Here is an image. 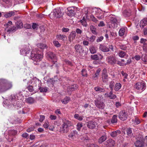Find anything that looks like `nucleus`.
Here are the masks:
<instances>
[{
	"mask_svg": "<svg viewBox=\"0 0 147 147\" xmlns=\"http://www.w3.org/2000/svg\"><path fill=\"white\" fill-rule=\"evenodd\" d=\"M20 96L19 94L11 95L10 96L9 99L10 104H12L14 106H15L20 107H21L22 102V100L21 99L22 96Z\"/></svg>",
	"mask_w": 147,
	"mask_h": 147,
	"instance_id": "nucleus-1",
	"label": "nucleus"
},
{
	"mask_svg": "<svg viewBox=\"0 0 147 147\" xmlns=\"http://www.w3.org/2000/svg\"><path fill=\"white\" fill-rule=\"evenodd\" d=\"M12 86L11 83L4 79H0V91H6L10 88Z\"/></svg>",
	"mask_w": 147,
	"mask_h": 147,
	"instance_id": "nucleus-2",
	"label": "nucleus"
},
{
	"mask_svg": "<svg viewBox=\"0 0 147 147\" xmlns=\"http://www.w3.org/2000/svg\"><path fill=\"white\" fill-rule=\"evenodd\" d=\"M31 57L35 61H40L43 57V55L38 49H35L31 52Z\"/></svg>",
	"mask_w": 147,
	"mask_h": 147,
	"instance_id": "nucleus-3",
	"label": "nucleus"
},
{
	"mask_svg": "<svg viewBox=\"0 0 147 147\" xmlns=\"http://www.w3.org/2000/svg\"><path fill=\"white\" fill-rule=\"evenodd\" d=\"M63 123L60 127V131L62 133H67L69 131V126L71 125V122L68 120H63Z\"/></svg>",
	"mask_w": 147,
	"mask_h": 147,
	"instance_id": "nucleus-4",
	"label": "nucleus"
},
{
	"mask_svg": "<svg viewBox=\"0 0 147 147\" xmlns=\"http://www.w3.org/2000/svg\"><path fill=\"white\" fill-rule=\"evenodd\" d=\"M103 100L102 96H99L95 100L96 106L100 109H103L105 105Z\"/></svg>",
	"mask_w": 147,
	"mask_h": 147,
	"instance_id": "nucleus-5",
	"label": "nucleus"
},
{
	"mask_svg": "<svg viewBox=\"0 0 147 147\" xmlns=\"http://www.w3.org/2000/svg\"><path fill=\"white\" fill-rule=\"evenodd\" d=\"M134 87L139 92H141L146 89L145 83L143 81L138 82L135 84Z\"/></svg>",
	"mask_w": 147,
	"mask_h": 147,
	"instance_id": "nucleus-6",
	"label": "nucleus"
},
{
	"mask_svg": "<svg viewBox=\"0 0 147 147\" xmlns=\"http://www.w3.org/2000/svg\"><path fill=\"white\" fill-rule=\"evenodd\" d=\"M94 11L95 12L96 17L99 20L103 19L104 18L103 12L99 8H95Z\"/></svg>",
	"mask_w": 147,
	"mask_h": 147,
	"instance_id": "nucleus-7",
	"label": "nucleus"
},
{
	"mask_svg": "<svg viewBox=\"0 0 147 147\" xmlns=\"http://www.w3.org/2000/svg\"><path fill=\"white\" fill-rule=\"evenodd\" d=\"M119 119L122 121L126 120L128 116L127 112L124 110L121 111L119 113Z\"/></svg>",
	"mask_w": 147,
	"mask_h": 147,
	"instance_id": "nucleus-8",
	"label": "nucleus"
},
{
	"mask_svg": "<svg viewBox=\"0 0 147 147\" xmlns=\"http://www.w3.org/2000/svg\"><path fill=\"white\" fill-rule=\"evenodd\" d=\"M110 22L111 26L113 28L117 27L118 25V21L117 18L111 15L109 16Z\"/></svg>",
	"mask_w": 147,
	"mask_h": 147,
	"instance_id": "nucleus-9",
	"label": "nucleus"
},
{
	"mask_svg": "<svg viewBox=\"0 0 147 147\" xmlns=\"http://www.w3.org/2000/svg\"><path fill=\"white\" fill-rule=\"evenodd\" d=\"M47 55L49 58L53 61V63L54 64L55 66L56 67H57V64L56 63L57 61V59L55 55L53 53L49 52L47 53Z\"/></svg>",
	"mask_w": 147,
	"mask_h": 147,
	"instance_id": "nucleus-10",
	"label": "nucleus"
},
{
	"mask_svg": "<svg viewBox=\"0 0 147 147\" xmlns=\"http://www.w3.org/2000/svg\"><path fill=\"white\" fill-rule=\"evenodd\" d=\"M50 15H52L53 18H60L62 14L61 12V10L58 8L53 10V12H51Z\"/></svg>",
	"mask_w": 147,
	"mask_h": 147,
	"instance_id": "nucleus-11",
	"label": "nucleus"
},
{
	"mask_svg": "<svg viewBox=\"0 0 147 147\" xmlns=\"http://www.w3.org/2000/svg\"><path fill=\"white\" fill-rule=\"evenodd\" d=\"M75 51L77 53L82 54L84 51L82 47L79 44H77L74 46Z\"/></svg>",
	"mask_w": 147,
	"mask_h": 147,
	"instance_id": "nucleus-12",
	"label": "nucleus"
},
{
	"mask_svg": "<svg viewBox=\"0 0 147 147\" xmlns=\"http://www.w3.org/2000/svg\"><path fill=\"white\" fill-rule=\"evenodd\" d=\"M32 82L33 84L35 86H36L37 85H38L39 86V84L40 83V81L38 79H37L36 78H34L30 80L28 79H25L23 80L24 82L25 81H31Z\"/></svg>",
	"mask_w": 147,
	"mask_h": 147,
	"instance_id": "nucleus-13",
	"label": "nucleus"
},
{
	"mask_svg": "<svg viewBox=\"0 0 147 147\" xmlns=\"http://www.w3.org/2000/svg\"><path fill=\"white\" fill-rule=\"evenodd\" d=\"M102 80L103 82H107L108 81L109 78L108 75L106 73V69H103L102 73Z\"/></svg>",
	"mask_w": 147,
	"mask_h": 147,
	"instance_id": "nucleus-14",
	"label": "nucleus"
},
{
	"mask_svg": "<svg viewBox=\"0 0 147 147\" xmlns=\"http://www.w3.org/2000/svg\"><path fill=\"white\" fill-rule=\"evenodd\" d=\"M78 88V86L75 84L69 86L67 87V92L69 94H71L72 92Z\"/></svg>",
	"mask_w": 147,
	"mask_h": 147,
	"instance_id": "nucleus-15",
	"label": "nucleus"
},
{
	"mask_svg": "<svg viewBox=\"0 0 147 147\" xmlns=\"http://www.w3.org/2000/svg\"><path fill=\"white\" fill-rule=\"evenodd\" d=\"M78 136V132L76 130H74L68 135V137L70 140L75 139Z\"/></svg>",
	"mask_w": 147,
	"mask_h": 147,
	"instance_id": "nucleus-16",
	"label": "nucleus"
},
{
	"mask_svg": "<svg viewBox=\"0 0 147 147\" xmlns=\"http://www.w3.org/2000/svg\"><path fill=\"white\" fill-rule=\"evenodd\" d=\"M106 60L108 63L110 64L113 65L116 62V60L114 57L110 56L107 57Z\"/></svg>",
	"mask_w": 147,
	"mask_h": 147,
	"instance_id": "nucleus-17",
	"label": "nucleus"
},
{
	"mask_svg": "<svg viewBox=\"0 0 147 147\" xmlns=\"http://www.w3.org/2000/svg\"><path fill=\"white\" fill-rule=\"evenodd\" d=\"M86 125L88 128L93 129L96 127V123L94 121H90L87 122Z\"/></svg>",
	"mask_w": 147,
	"mask_h": 147,
	"instance_id": "nucleus-18",
	"label": "nucleus"
},
{
	"mask_svg": "<svg viewBox=\"0 0 147 147\" xmlns=\"http://www.w3.org/2000/svg\"><path fill=\"white\" fill-rule=\"evenodd\" d=\"M30 51L28 47H26L25 49H22L20 50L21 54L26 56V54L29 53Z\"/></svg>",
	"mask_w": 147,
	"mask_h": 147,
	"instance_id": "nucleus-19",
	"label": "nucleus"
},
{
	"mask_svg": "<svg viewBox=\"0 0 147 147\" xmlns=\"http://www.w3.org/2000/svg\"><path fill=\"white\" fill-rule=\"evenodd\" d=\"M127 28L126 27L121 28L119 31V36H121L127 33Z\"/></svg>",
	"mask_w": 147,
	"mask_h": 147,
	"instance_id": "nucleus-20",
	"label": "nucleus"
},
{
	"mask_svg": "<svg viewBox=\"0 0 147 147\" xmlns=\"http://www.w3.org/2000/svg\"><path fill=\"white\" fill-rule=\"evenodd\" d=\"M115 144V142L111 139H109L107 140L106 142V144L109 147L113 146Z\"/></svg>",
	"mask_w": 147,
	"mask_h": 147,
	"instance_id": "nucleus-21",
	"label": "nucleus"
},
{
	"mask_svg": "<svg viewBox=\"0 0 147 147\" xmlns=\"http://www.w3.org/2000/svg\"><path fill=\"white\" fill-rule=\"evenodd\" d=\"M147 25V18H144L141 21L140 23V26L142 28H143L144 27Z\"/></svg>",
	"mask_w": 147,
	"mask_h": 147,
	"instance_id": "nucleus-22",
	"label": "nucleus"
},
{
	"mask_svg": "<svg viewBox=\"0 0 147 147\" xmlns=\"http://www.w3.org/2000/svg\"><path fill=\"white\" fill-rule=\"evenodd\" d=\"M68 10L67 15L69 16H72L74 15V10L72 7H69L67 8Z\"/></svg>",
	"mask_w": 147,
	"mask_h": 147,
	"instance_id": "nucleus-23",
	"label": "nucleus"
},
{
	"mask_svg": "<svg viewBox=\"0 0 147 147\" xmlns=\"http://www.w3.org/2000/svg\"><path fill=\"white\" fill-rule=\"evenodd\" d=\"M99 49L104 52H108L109 51V49L108 47L103 45H100Z\"/></svg>",
	"mask_w": 147,
	"mask_h": 147,
	"instance_id": "nucleus-24",
	"label": "nucleus"
},
{
	"mask_svg": "<svg viewBox=\"0 0 147 147\" xmlns=\"http://www.w3.org/2000/svg\"><path fill=\"white\" fill-rule=\"evenodd\" d=\"M25 82L27 83V88L30 92H32L33 90V87L30 85L31 84H32V82L31 80L30 81H25Z\"/></svg>",
	"mask_w": 147,
	"mask_h": 147,
	"instance_id": "nucleus-25",
	"label": "nucleus"
},
{
	"mask_svg": "<svg viewBox=\"0 0 147 147\" xmlns=\"http://www.w3.org/2000/svg\"><path fill=\"white\" fill-rule=\"evenodd\" d=\"M76 36V34L75 32H71L69 36V40L70 41H71L75 38Z\"/></svg>",
	"mask_w": 147,
	"mask_h": 147,
	"instance_id": "nucleus-26",
	"label": "nucleus"
},
{
	"mask_svg": "<svg viewBox=\"0 0 147 147\" xmlns=\"http://www.w3.org/2000/svg\"><path fill=\"white\" fill-rule=\"evenodd\" d=\"M134 144L136 147H141L143 146L144 142L142 141L137 140Z\"/></svg>",
	"mask_w": 147,
	"mask_h": 147,
	"instance_id": "nucleus-27",
	"label": "nucleus"
},
{
	"mask_svg": "<svg viewBox=\"0 0 147 147\" xmlns=\"http://www.w3.org/2000/svg\"><path fill=\"white\" fill-rule=\"evenodd\" d=\"M117 53L119 56L121 58H123L125 56H127V57L128 56L127 55H126L125 52L121 50L119 51Z\"/></svg>",
	"mask_w": 147,
	"mask_h": 147,
	"instance_id": "nucleus-28",
	"label": "nucleus"
},
{
	"mask_svg": "<svg viewBox=\"0 0 147 147\" xmlns=\"http://www.w3.org/2000/svg\"><path fill=\"white\" fill-rule=\"evenodd\" d=\"M56 37L58 39L61 40H64L67 39L66 36L61 34L57 35Z\"/></svg>",
	"mask_w": 147,
	"mask_h": 147,
	"instance_id": "nucleus-29",
	"label": "nucleus"
},
{
	"mask_svg": "<svg viewBox=\"0 0 147 147\" xmlns=\"http://www.w3.org/2000/svg\"><path fill=\"white\" fill-rule=\"evenodd\" d=\"M15 14V13L13 11H11L9 12H7V13H5L4 15V16L6 18H8L9 17H10L12 16H14Z\"/></svg>",
	"mask_w": 147,
	"mask_h": 147,
	"instance_id": "nucleus-30",
	"label": "nucleus"
},
{
	"mask_svg": "<svg viewBox=\"0 0 147 147\" xmlns=\"http://www.w3.org/2000/svg\"><path fill=\"white\" fill-rule=\"evenodd\" d=\"M130 45H121L119 46L121 50L125 51L128 48L130 47Z\"/></svg>",
	"mask_w": 147,
	"mask_h": 147,
	"instance_id": "nucleus-31",
	"label": "nucleus"
},
{
	"mask_svg": "<svg viewBox=\"0 0 147 147\" xmlns=\"http://www.w3.org/2000/svg\"><path fill=\"white\" fill-rule=\"evenodd\" d=\"M37 47L41 49H45L47 48V46L45 44L40 43L37 44Z\"/></svg>",
	"mask_w": 147,
	"mask_h": 147,
	"instance_id": "nucleus-32",
	"label": "nucleus"
},
{
	"mask_svg": "<svg viewBox=\"0 0 147 147\" xmlns=\"http://www.w3.org/2000/svg\"><path fill=\"white\" fill-rule=\"evenodd\" d=\"M121 85L119 83H117L115 84V87L114 90L115 91H118L121 88Z\"/></svg>",
	"mask_w": 147,
	"mask_h": 147,
	"instance_id": "nucleus-33",
	"label": "nucleus"
},
{
	"mask_svg": "<svg viewBox=\"0 0 147 147\" xmlns=\"http://www.w3.org/2000/svg\"><path fill=\"white\" fill-rule=\"evenodd\" d=\"M108 96L111 99H114L116 98V96L113 94L112 90L110 92L109 94H107Z\"/></svg>",
	"mask_w": 147,
	"mask_h": 147,
	"instance_id": "nucleus-34",
	"label": "nucleus"
},
{
	"mask_svg": "<svg viewBox=\"0 0 147 147\" xmlns=\"http://www.w3.org/2000/svg\"><path fill=\"white\" fill-rule=\"evenodd\" d=\"M74 117L75 119L80 121L82 120L83 118V116H81L78 114H75Z\"/></svg>",
	"mask_w": 147,
	"mask_h": 147,
	"instance_id": "nucleus-35",
	"label": "nucleus"
},
{
	"mask_svg": "<svg viewBox=\"0 0 147 147\" xmlns=\"http://www.w3.org/2000/svg\"><path fill=\"white\" fill-rule=\"evenodd\" d=\"M96 91L98 92H104L105 90L103 88H102L99 86H97L95 87L94 88Z\"/></svg>",
	"mask_w": 147,
	"mask_h": 147,
	"instance_id": "nucleus-36",
	"label": "nucleus"
},
{
	"mask_svg": "<svg viewBox=\"0 0 147 147\" xmlns=\"http://www.w3.org/2000/svg\"><path fill=\"white\" fill-rule=\"evenodd\" d=\"M107 136L106 135H104L100 137L98 140V142L99 143H102L107 139Z\"/></svg>",
	"mask_w": 147,
	"mask_h": 147,
	"instance_id": "nucleus-37",
	"label": "nucleus"
},
{
	"mask_svg": "<svg viewBox=\"0 0 147 147\" xmlns=\"http://www.w3.org/2000/svg\"><path fill=\"white\" fill-rule=\"evenodd\" d=\"M96 47L92 46L90 47L89 50L91 53L94 54L96 52Z\"/></svg>",
	"mask_w": 147,
	"mask_h": 147,
	"instance_id": "nucleus-38",
	"label": "nucleus"
},
{
	"mask_svg": "<svg viewBox=\"0 0 147 147\" xmlns=\"http://www.w3.org/2000/svg\"><path fill=\"white\" fill-rule=\"evenodd\" d=\"M121 73L124 79H123V81L124 82L126 81V79L127 78L128 74L125 72L123 71H122Z\"/></svg>",
	"mask_w": 147,
	"mask_h": 147,
	"instance_id": "nucleus-39",
	"label": "nucleus"
},
{
	"mask_svg": "<svg viewBox=\"0 0 147 147\" xmlns=\"http://www.w3.org/2000/svg\"><path fill=\"white\" fill-rule=\"evenodd\" d=\"M26 101L28 103L32 104L34 102V98L31 97H29L26 99Z\"/></svg>",
	"mask_w": 147,
	"mask_h": 147,
	"instance_id": "nucleus-40",
	"label": "nucleus"
},
{
	"mask_svg": "<svg viewBox=\"0 0 147 147\" xmlns=\"http://www.w3.org/2000/svg\"><path fill=\"white\" fill-rule=\"evenodd\" d=\"M111 121L112 123H116L117 122V116L116 115H113Z\"/></svg>",
	"mask_w": 147,
	"mask_h": 147,
	"instance_id": "nucleus-41",
	"label": "nucleus"
},
{
	"mask_svg": "<svg viewBox=\"0 0 147 147\" xmlns=\"http://www.w3.org/2000/svg\"><path fill=\"white\" fill-rule=\"evenodd\" d=\"M70 98L69 97H66L61 100L63 104H66L68 102Z\"/></svg>",
	"mask_w": 147,
	"mask_h": 147,
	"instance_id": "nucleus-42",
	"label": "nucleus"
},
{
	"mask_svg": "<svg viewBox=\"0 0 147 147\" xmlns=\"http://www.w3.org/2000/svg\"><path fill=\"white\" fill-rule=\"evenodd\" d=\"M80 22L84 26H86L87 25L86 21L85 18L83 17L82 19L80 20Z\"/></svg>",
	"mask_w": 147,
	"mask_h": 147,
	"instance_id": "nucleus-43",
	"label": "nucleus"
},
{
	"mask_svg": "<svg viewBox=\"0 0 147 147\" xmlns=\"http://www.w3.org/2000/svg\"><path fill=\"white\" fill-rule=\"evenodd\" d=\"M76 32L78 34H79L80 36H81L82 35V30L79 28H77L76 30Z\"/></svg>",
	"mask_w": 147,
	"mask_h": 147,
	"instance_id": "nucleus-44",
	"label": "nucleus"
},
{
	"mask_svg": "<svg viewBox=\"0 0 147 147\" xmlns=\"http://www.w3.org/2000/svg\"><path fill=\"white\" fill-rule=\"evenodd\" d=\"M91 58L93 60H98L99 59L98 56L97 55H91Z\"/></svg>",
	"mask_w": 147,
	"mask_h": 147,
	"instance_id": "nucleus-45",
	"label": "nucleus"
},
{
	"mask_svg": "<svg viewBox=\"0 0 147 147\" xmlns=\"http://www.w3.org/2000/svg\"><path fill=\"white\" fill-rule=\"evenodd\" d=\"M127 133L129 136H132V131L131 128H129L127 129Z\"/></svg>",
	"mask_w": 147,
	"mask_h": 147,
	"instance_id": "nucleus-46",
	"label": "nucleus"
},
{
	"mask_svg": "<svg viewBox=\"0 0 147 147\" xmlns=\"http://www.w3.org/2000/svg\"><path fill=\"white\" fill-rule=\"evenodd\" d=\"M53 43L54 45L57 47H58L61 46V45L57 40H55L53 41Z\"/></svg>",
	"mask_w": 147,
	"mask_h": 147,
	"instance_id": "nucleus-47",
	"label": "nucleus"
},
{
	"mask_svg": "<svg viewBox=\"0 0 147 147\" xmlns=\"http://www.w3.org/2000/svg\"><path fill=\"white\" fill-rule=\"evenodd\" d=\"M142 59L143 61L147 63V55H145L144 56L143 55L142 57Z\"/></svg>",
	"mask_w": 147,
	"mask_h": 147,
	"instance_id": "nucleus-48",
	"label": "nucleus"
},
{
	"mask_svg": "<svg viewBox=\"0 0 147 147\" xmlns=\"http://www.w3.org/2000/svg\"><path fill=\"white\" fill-rule=\"evenodd\" d=\"M90 29L93 34H95L96 33V28L94 26L91 25L90 26Z\"/></svg>",
	"mask_w": 147,
	"mask_h": 147,
	"instance_id": "nucleus-49",
	"label": "nucleus"
},
{
	"mask_svg": "<svg viewBox=\"0 0 147 147\" xmlns=\"http://www.w3.org/2000/svg\"><path fill=\"white\" fill-rule=\"evenodd\" d=\"M82 127V123H78L77 125V129L78 130L80 131Z\"/></svg>",
	"mask_w": 147,
	"mask_h": 147,
	"instance_id": "nucleus-50",
	"label": "nucleus"
},
{
	"mask_svg": "<svg viewBox=\"0 0 147 147\" xmlns=\"http://www.w3.org/2000/svg\"><path fill=\"white\" fill-rule=\"evenodd\" d=\"M39 90L41 92H46L47 91V88L46 87L40 88Z\"/></svg>",
	"mask_w": 147,
	"mask_h": 147,
	"instance_id": "nucleus-51",
	"label": "nucleus"
},
{
	"mask_svg": "<svg viewBox=\"0 0 147 147\" xmlns=\"http://www.w3.org/2000/svg\"><path fill=\"white\" fill-rule=\"evenodd\" d=\"M114 85V81H111L109 83V87L111 88V90L113 89V87Z\"/></svg>",
	"mask_w": 147,
	"mask_h": 147,
	"instance_id": "nucleus-52",
	"label": "nucleus"
},
{
	"mask_svg": "<svg viewBox=\"0 0 147 147\" xmlns=\"http://www.w3.org/2000/svg\"><path fill=\"white\" fill-rule=\"evenodd\" d=\"M82 74L83 76H87V74L86 71L85 69H83L82 71Z\"/></svg>",
	"mask_w": 147,
	"mask_h": 147,
	"instance_id": "nucleus-53",
	"label": "nucleus"
},
{
	"mask_svg": "<svg viewBox=\"0 0 147 147\" xmlns=\"http://www.w3.org/2000/svg\"><path fill=\"white\" fill-rule=\"evenodd\" d=\"M119 132V131H113L111 133V135L113 137H115L116 136L117 132Z\"/></svg>",
	"mask_w": 147,
	"mask_h": 147,
	"instance_id": "nucleus-54",
	"label": "nucleus"
},
{
	"mask_svg": "<svg viewBox=\"0 0 147 147\" xmlns=\"http://www.w3.org/2000/svg\"><path fill=\"white\" fill-rule=\"evenodd\" d=\"M43 127L45 128H47L49 126V124L48 121H46L43 124Z\"/></svg>",
	"mask_w": 147,
	"mask_h": 147,
	"instance_id": "nucleus-55",
	"label": "nucleus"
},
{
	"mask_svg": "<svg viewBox=\"0 0 147 147\" xmlns=\"http://www.w3.org/2000/svg\"><path fill=\"white\" fill-rule=\"evenodd\" d=\"M87 147H98V146L95 144H88L87 145Z\"/></svg>",
	"mask_w": 147,
	"mask_h": 147,
	"instance_id": "nucleus-56",
	"label": "nucleus"
},
{
	"mask_svg": "<svg viewBox=\"0 0 147 147\" xmlns=\"http://www.w3.org/2000/svg\"><path fill=\"white\" fill-rule=\"evenodd\" d=\"M45 116L43 115H40L39 119V121L41 122H42L45 119Z\"/></svg>",
	"mask_w": 147,
	"mask_h": 147,
	"instance_id": "nucleus-57",
	"label": "nucleus"
},
{
	"mask_svg": "<svg viewBox=\"0 0 147 147\" xmlns=\"http://www.w3.org/2000/svg\"><path fill=\"white\" fill-rule=\"evenodd\" d=\"M140 42L141 43L143 44V45H144L145 44H146L147 43V41L145 39L141 38V39Z\"/></svg>",
	"mask_w": 147,
	"mask_h": 147,
	"instance_id": "nucleus-58",
	"label": "nucleus"
},
{
	"mask_svg": "<svg viewBox=\"0 0 147 147\" xmlns=\"http://www.w3.org/2000/svg\"><path fill=\"white\" fill-rule=\"evenodd\" d=\"M49 117L52 120H55L57 118V117L55 115H51Z\"/></svg>",
	"mask_w": 147,
	"mask_h": 147,
	"instance_id": "nucleus-59",
	"label": "nucleus"
},
{
	"mask_svg": "<svg viewBox=\"0 0 147 147\" xmlns=\"http://www.w3.org/2000/svg\"><path fill=\"white\" fill-rule=\"evenodd\" d=\"M135 59L137 61L139 60L141 58L140 56L139 55H136L134 57H132L133 58Z\"/></svg>",
	"mask_w": 147,
	"mask_h": 147,
	"instance_id": "nucleus-60",
	"label": "nucleus"
},
{
	"mask_svg": "<svg viewBox=\"0 0 147 147\" xmlns=\"http://www.w3.org/2000/svg\"><path fill=\"white\" fill-rule=\"evenodd\" d=\"M90 18L91 20L95 22H97V20L93 16H90Z\"/></svg>",
	"mask_w": 147,
	"mask_h": 147,
	"instance_id": "nucleus-61",
	"label": "nucleus"
},
{
	"mask_svg": "<svg viewBox=\"0 0 147 147\" xmlns=\"http://www.w3.org/2000/svg\"><path fill=\"white\" fill-rule=\"evenodd\" d=\"M12 24V22L11 21H9L7 23L4 24V26L5 27H8L9 26H10Z\"/></svg>",
	"mask_w": 147,
	"mask_h": 147,
	"instance_id": "nucleus-62",
	"label": "nucleus"
},
{
	"mask_svg": "<svg viewBox=\"0 0 147 147\" xmlns=\"http://www.w3.org/2000/svg\"><path fill=\"white\" fill-rule=\"evenodd\" d=\"M103 39V37L102 36H101L99 37H98V38L96 40V41L97 42H99L101 41Z\"/></svg>",
	"mask_w": 147,
	"mask_h": 147,
	"instance_id": "nucleus-63",
	"label": "nucleus"
},
{
	"mask_svg": "<svg viewBox=\"0 0 147 147\" xmlns=\"http://www.w3.org/2000/svg\"><path fill=\"white\" fill-rule=\"evenodd\" d=\"M61 30L63 32H67L69 30V29L67 28H63Z\"/></svg>",
	"mask_w": 147,
	"mask_h": 147,
	"instance_id": "nucleus-64",
	"label": "nucleus"
}]
</instances>
